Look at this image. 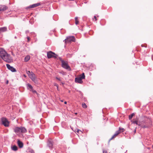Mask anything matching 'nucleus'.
Segmentation results:
<instances>
[{"label": "nucleus", "instance_id": "2eb2a0df", "mask_svg": "<svg viewBox=\"0 0 153 153\" xmlns=\"http://www.w3.org/2000/svg\"><path fill=\"white\" fill-rule=\"evenodd\" d=\"M48 145L50 149L52 148L53 146V143L51 141L49 140L48 141Z\"/></svg>", "mask_w": 153, "mask_h": 153}, {"label": "nucleus", "instance_id": "7ed1b4c3", "mask_svg": "<svg viewBox=\"0 0 153 153\" xmlns=\"http://www.w3.org/2000/svg\"><path fill=\"white\" fill-rule=\"evenodd\" d=\"M75 40V38L74 36H69L67 37L66 39L64 40V42L65 43H67L69 42H74Z\"/></svg>", "mask_w": 153, "mask_h": 153}, {"label": "nucleus", "instance_id": "e433bc0d", "mask_svg": "<svg viewBox=\"0 0 153 153\" xmlns=\"http://www.w3.org/2000/svg\"><path fill=\"white\" fill-rule=\"evenodd\" d=\"M75 114H77V113H75Z\"/></svg>", "mask_w": 153, "mask_h": 153}, {"label": "nucleus", "instance_id": "f03ea898", "mask_svg": "<svg viewBox=\"0 0 153 153\" xmlns=\"http://www.w3.org/2000/svg\"><path fill=\"white\" fill-rule=\"evenodd\" d=\"M26 72L29 78L34 82H36L37 81V78L35 74L32 72L30 71H26Z\"/></svg>", "mask_w": 153, "mask_h": 153}, {"label": "nucleus", "instance_id": "72a5a7b5", "mask_svg": "<svg viewBox=\"0 0 153 153\" xmlns=\"http://www.w3.org/2000/svg\"><path fill=\"white\" fill-rule=\"evenodd\" d=\"M8 83V81H7V83Z\"/></svg>", "mask_w": 153, "mask_h": 153}, {"label": "nucleus", "instance_id": "1a4fd4ad", "mask_svg": "<svg viewBox=\"0 0 153 153\" xmlns=\"http://www.w3.org/2000/svg\"><path fill=\"white\" fill-rule=\"evenodd\" d=\"M40 5V3H37L35 4H33L32 5H30L29 6V7H27V8H33L36 7H37Z\"/></svg>", "mask_w": 153, "mask_h": 153}, {"label": "nucleus", "instance_id": "39448f33", "mask_svg": "<svg viewBox=\"0 0 153 153\" xmlns=\"http://www.w3.org/2000/svg\"><path fill=\"white\" fill-rule=\"evenodd\" d=\"M47 55L48 58V59H50L52 58H56L57 56V55H56L54 53L51 51L48 52L47 53Z\"/></svg>", "mask_w": 153, "mask_h": 153}, {"label": "nucleus", "instance_id": "0eeeda50", "mask_svg": "<svg viewBox=\"0 0 153 153\" xmlns=\"http://www.w3.org/2000/svg\"><path fill=\"white\" fill-rule=\"evenodd\" d=\"M6 66L7 68L11 71L12 72H16V70L13 67L11 66L8 64H6Z\"/></svg>", "mask_w": 153, "mask_h": 153}, {"label": "nucleus", "instance_id": "7c9ffc66", "mask_svg": "<svg viewBox=\"0 0 153 153\" xmlns=\"http://www.w3.org/2000/svg\"><path fill=\"white\" fill-rule=\"evenodd\" d=\"M67 102H66V101L65 102H64V103H65V104H67Z\"/></svg>", "mask_w": 153, "mask_h": 153}, {"label": "nucleus", "instance_id": "6ab92c4d", "mask_svg": "<svg viewBox=\"0 0 153 153\" xmlns=\"http://www.w3.org/2000/svg\"><path fill=\"white\" fill-rule=\"evenodd\" d=\"M11 149L13 150L16 151L18 150V148L17 146L14 145L11 147Z\"/></svg>", "mask_w": 153, "mask_h": 153}, {"label": "nucleus", "instance_id": "f8f14e48", "mask_svg": "<svg viewBox=\"0 0 153 153\" xmlns=\"http://www.w3.org/2000/svg\"><path fill=\"white\" fill-rule=\"evenodd\" d=\"M27 89L30 91H31L33 92V93L35 94H37L36 91L33 89V87H27Z\"/></svg>", "mask_w": 153, "mask_h": 153}, {"label": "nucleus", "instance_id": "c9c22d12", "mask_svg": "<svg viewBox=\"0 0 153 153\" xmlns=\"http://www.w3.org/2000/svg\"><path fill=\"white\" fill-rule=\"evenodd\" d=\"M141 46H142V47H143V46L142 45H141Z\"/></svg>", "mask_w": 153, "mask_h": 153}, {"label": "nucleus", "instance_id": "bb28decb", "mask_svg": "<svg viewBox=\"0 0 153 153\" xmlns=\"http://www.w3.org/2000/svg\"><path fill=\"white\" fill-rule=\"evenodd\" d=\"M94 19L95 20V21H97V17H96V16H94Z\"/></svg>", "mask_w": 153, "mask_h": 153}, {"label": "nucleus", "instance_id": "6e6552de", "mask_svg": "<svg viewBox=\"0 0 153 153\" xmlns=\"http://www.w3.org/2000/svg\"><path fill=\"white\" fill-rule=\"evenodd\" d=\"M14 131L17 134H19L21 132V128L16 127L14 128Z\"/></svg>", "mask_w": 153, "mask_h": 153}, {"label": "nucleus", "instance_id": "4468645a", "mask_svg": "<svg viewBox=\"0 0 153 153\" xmlns=\"http://www.w3.org/2000/svg\"><path fill=\"white\" fill-rule=\"evenodd\" d=\"M21 128V132L22 133H25L27 132V130L24 127H20Z\"/></svg>", "mask_w": 153, "mask_h": 153}, {"label": "nucleus", "instance_id": "4c0bfd02", "mask_svg": "<svg viewBox=\"0 0 153 153\" xmlns=\"http://www.w3.org/2000/svg\"><path fill=\"white\" fill-rule=\"evenodd\" d=\"M57 88L58 89V86H57Z\"/></svg>", "mask_w": 153, "mask_h": 153}, {"label": "nucleus", "instance_id": "b1692460", "mask_svg": "<svg viewBox=\"0 0 153 153\" xmlns=\"http://www.w3.org/2000/svg\"><path fill=\"white\" fill-rule=\"evenodd\" d=\"M80 78H81L82 79H84L85 77V74L84 73H83L82 75L80 76L79 77Z\"/></svg>", "mask_w": 153, "mask_h": 153}, {"label": "nucleus", "instance_id": "c756f323", "mask_svg": "<svg viewBox=\"0 0 153 153\" xmlns=\"http://www.w3.org/2000/svg\"><path fill=\"white\" fill-rule=\"evenodd\" d=\"M23 76H24V77H26V75H25V74H24V75H23Z\"/></svg>", "mask_w": 153, "mask_h": 153}, {"label": "nucleus", "instance_id": "f3484780", "mask_svg": "<svg viewBox=\"0 0 153 153\" xmlns=\"http://www.w3.org/2000/svg\"><path fill=\"white\" fill-rule=\"evenodd\" d=\"M7 30V28L5 27H2L0 28V33L3 32H4Z\"/></svg>", "mask_w": 153, "mask_h": 153}, {"label": "nucleus", "instance_id": "4be33fe9", "mask_svg": "<svg viewBox=\"0 0 153 153\" xmlns=\"http://www.w3.org/2000/svg\"><path fill=\"white\" fill-rule=\"evenodd\" d=\"M135 115V114L134 113H133L132 114H131L130 115H129V120H131V119L132 118L133 116Z\"/></svg>", "mask_w": 153, "mask_h": 153}, {"label": "nucleus", "instance_id": "9b49d317", "mask_svg": "<svg viewBox=\"0 0 153 153\" xmlns=\"http://www.w3.org/2000/svg\"><path fill=\"white\" fill-rule=\"evenodd\" d=\"M75 82H78L80 83H81L82 82V79L79 77L75 78Z\"/></svg>", "mask_w": 153, "mask_h": 153}, {"label": "nucleus", "instance_id": "473e14b6", "mask_svg": "<svg viewBox=\"0 0 153 153\" xmlns=\"http://www.w3.org/2000/svg\"><path fill=\"white\" fill-rule=\"evenodd\" d=\"M28 86H31V85H30L28 84Z\"/></svg>", "mask_w": 153, "mask_h": 153}, {"label": "nucleus", "instance_id": "2f4dec72", "mask_svg": "<svg viewBox=\"0 0 153 153\" xmlns=\"http://www.w3.org/2000/svg\"><path fill=\"white\" fill-rule=\"evenodd\" d=\"M56 79H58V80H60V79L59 78H56Z\"/></svg>", "mask_w": 153, "mask_h": 153}, {"label": "nucleus", "instance_id": "f257e3e1", "mask_svg": "<svg viewBox=\"0 0 153 153\" xmlns=\"http://www.w3.org/2000/svg\"><path fill=\"white\" fill-rule=\"evenodd\" d=\"M0 56L5 61L8 62H11V59L10 56L2 48H0Z\"/></svg>", "mask_w": 153, "mask_h": 153}, {"label": "nucleus", "instance_id": "ddd939ff", "mask_svg": "<svg viewBox=\"0 0 153 153\" xmlns=\"http://www.w3.org/2000/svg\"><path fill=\"white\" fill-rule=\"evenodd\" d=\"M17 143L18 146L20 148H22L23 147V143L19 140L17 141Z\"/></svg>", "mask_w": 153, "mask_h": 153}, {"label": "nucleus", "instance_id": "a878e982", "mask_svg": "<svg viewBox=\"0 0 153 153\" xmlns=\"http://www.w3.org/2000/svg\"><path fill=\"white\" fill-rule=\"evenodd\" d=\"M27 42H29L30 41V38L29 37L27 36Z\"/></svg>", "mask_w": 153, "mask_h": 153}, {"label": "nucleus", "instance_id": "dca6fc26", "mask_svg": "<svg viewBox=\"0 0 153 153\" xmlns=\"http://www.w3.org/2000/svg\"><path fill=\"white\" fill-rule=\"evenodd\" d=\"M131 122H132V123L134 124H136L139 126L140 125V123L137 120H135L133 121H132L131 120Z\"/></svg>", "mask_w": 153, "mask_h": 153}, {"label": "nucleus", "instance_id": "a211bd4d", "mask_svg": "<svg viewBox=\"0 0 153 153\" xmlns=\"http://www.w3.org/2000/svg\"><path fill=\"white\" fill-rule=\"evenodd\" d=\"M7 9V7L4 6H0V11L1 10H4Z\"/></svg>", "mask_w": 153, "mask_h": 153}, {"label": "nucleus", "instance_id": "aec40b11", "mask_svg": "<svg viewBox=\"0 0 153 153\" xmlns=\"http://www.w3.org/2000/svg\"><path fill=\"white\" fill-rule=\"evenodd\" d=\"M30 57L28 55L25 57V62H27L29 60Z\"/></svg>", "mask_w": 153, "mask_h": 153}, {"label": "nucleus", "instance_id": "9d476101", "mask_svg": "<svg viewBox=\"0 0 153 153\" xmlns=\"http://www.w3.org/2000/svg\"><path fill=\"white\" fill-rule=\"evenodd\" d=\"M121 132L119 131H116L115 134L110 139V140H111L115 138Z\"/></svg>", "mask_w": 153, "mask_h": 153}, {"label": "nucleus", "instance_id": "f704fd0d", "mask_svg": "<svg viewBox=\"0 0 153 153\" xmlns=\"http://www.w3.org/2000/svg\"><path fill=\"white\" fill-rule=\"evenodd\" d=\"M61 102H63V100H61Z\"/></svg>", "mask_w": 153, "mask_h": 153}, {"label": "nucleus", "instance_id": "423d86ee", "mask_svg": "<svg viewBox=\"0 0 153 153\" xmlns=\"http://www.w3.org/2000/svg\"><path fill=\"white\" fill-rule=\"evenodd\" d=\"M1 120L2 124L5 127H8L9 126V122L7 119L5 118H2L1 119Z\"/></svg>", "mask_w": 153, "mask_h": 153}, {"label": "nucleus", "instance_id": "5701e85b", "mask_svg": "<svg viewBox=\"0 0 153 153\" xmlns=\"http://www.w3.org/2000/svg\"><path fill=\"white\" fill-rule=\"evenodd\" d=\"M82 107L85 108H86L87 107V106L86 104L85 103H82Z\"/></svg>", "mask_w": 153, "mask_h": 153}, {"label": "nucleus", "instance_id": "20e7f679", "mask_svg": "<svg viewBox=\"0 0 153 153\" xmlns=\"http://www.w3.org/2000/svg\"><path fill=\"white\" fill-rule=\"evenodd\" d=\"M61 61L62 62V67L65 69L68 70L69 71L71 70V69L70 66L68 65V63L67 62L64 61L62 59H61Z\"/></svg>", "mask_w": 153, "mask_h": 153}, {"label": "nucleus", "instance_id": "cd10ccee", "mask_svg": "<svg viewBox=\"0 0 153 153\" xmlns=\"http://www.w3.org/2000/svg\"><path fill=\"white\" fill-rule=\"evenodd\" d=\"M103 153H107V151L106 150H103Z\"/></svg>", "mask_w": 153, "mask_h": 153}, {"label": "nucleus", "instance_id": "412c9836", "mask_svg": "<svg viewBox=\"0 0 153 153\" xmlns=\"http://www.w3.org/2000/svg\"><path fill=\"white\" fill-rule=\"evenodd\" d=\"M78 18L77 17H76L75 18V24L76 25H77L79 24V21L78 20Z\"/></svg>", "mask_w": 153, "mask_h": 153}, {"label": "nucleus", "instance_id": "393cba45", "mask_svg": "<svg viewBox=\"0 0 153 153\" xmlns=\"http://www.w3.org/2000/svg\"><path fill=\"white\" fill-rule=\"evenodd\" d=\"M124 129L123 128H119V130L118 131H120L121 132H123L124 131Z\"/></svg>", "mask_w": 153, "mask_h": 153}, {"label": "nucleus", "instance_id": "c85d7f7f", "mask_svg": "<svg viewBox=\"0 0 153 153\" xmlns=\"http://www.w3.org/2000/svg\"><path fill=\"white\" fill-rule=\"evenodd\" d=\"M79 131H80V130L79 129H78L77 130V132L78 133H79Z\"/></svg>", "mask_w": 153, "mask_h": 153}]
</instances>
